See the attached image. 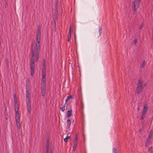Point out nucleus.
<instances>
[{
	"mask_svg": "<svg viewBox=\"0 0 153 153\" xmlns=\"http://www.w3.org/2000/svg\"><path fill=\"white\" fill-rule=\"evenodd\" d=\"M29 80L27 79L26 82V102L27 110L28 112L30 113V100L31 96L30 92H29L30 89L29 87Z\"/></svg>",
	"mask_w": 153,
	"mask_h": 153,
	"instance_id": "3",
	"label": "nucleus"
},
{
	"mask_svg": "<svg viewBox=\"0 0 153 153\" xmlns=\"http://www.w3.org/2000/svg\"><path fill=\"white\" fill-rule=\"evenodd\" d=\"M46 78H42V88H46Z\"/></svg>",
	"mask_w": 153,
	"mask_h": 153,
	"instance_id": "8",
	"label": "nucleus"
},
{
	"mask_svg": "<svg viewBox=\"0 0 153 153\" xmlns=\"http://www.w3.org/2000/svg\"><path fill=\"white\" fill-rule=\"evenodd\" d=\"M153 136V131L151 130L148 137L146 139V141L145 143V145L146 146H148L150 144V143L151 140Z\"/></svg>",
	"mask_w": 153,
	"mask_h": 153,
	"instance_id": "5",
	"label": "nucleus"
},
{
	"mask_svg": "<svg viewBox=\"0 0 153 153\" xmlns=\"http://www.w3.org/2000/svg\"><path fill=\"white\" fill-rule=\"evenodd\" d=\"M14 100L15 102V110L16 112V124L17 128L19 130L21 128L20 118L19 112V107L17 103L16 95V94H14Z\"/></svg>",
	"mask_w": 153,
	"mask_h": 153,
	"instance_id": "2",
	"label": "nucleus"
},
{
	"mask_svg": "<svg viewBox=\"0 0 153 153\" xmlns=\"http://www.w3.org/2000/svg\"><path fill=\"white\" fill-rule=\"evenodd\" d=\"M142 27H143L142 25V26H140L141 28H142Z\"/></svg>",
	"mask_w": 153,
	"mask_h": 153,
	"instance_id": "33",
	"label": "nucleus"
},
{
	"mask_svg": "<svg viewBox=\"0 0 153 153\" xmlns=\"http://www.w3.org/2000/svg\"><path fill=\"white\" fill-rule=\"evenodd\" d=\"M61 109L62 112H63L65 110V105H64L61 108Z\"/></svg>",
	"mask_w": 153,
	"mask_h": 153,
	"instance_id": "24",
	"label": "nucleus"
},
{
	"mask_svg": "<svg viewBox=\"0 0 153 153\" xmlns=\"http://www.w3.org/2000/svg\"><path fill=\"white\" fill-rule=\"evenodd\" d=\"M46 73V72L45 66V63L44 62L43 64V67L42 69V78H45Z\"/></svg>",
	"mask_w": 153,
	"mask_h": 153,
	"instance_id": "7",
	"label": "nucleus"
},
{
	"mask_svg": "<svg viewBox=\"0 0 153 153\" xmlns=\"http://www.w3.org/2000/svg\"><path fill=\"white\" fill-rule=\"evenodd\" d=\"M8 59H6V60H5V62H6V63L7 65V67H8V66H9V64H8Z\"/></svg>",
	"mask_w": 153,
	"mask_h": 153,
	"instance_id": "26",
	"label": "nucleus"
},
{
	"mask_svg": "<svg viewBox=\"0 0 153 153\" xmlns=\"http://www.w3.org/2000/svg\"><path fill=\"white\" fill-rule=\"evenodd\" d=\"M77 142L76 141H74V146L73 149L74 150H75L76 149L77 146Z\"/></svg>",
	"mask_w": 153,
	"mask_h": 153,
	"instance_id": "15",
	"label": "nucleus"
},
{
	"mask_svg": "<svg viewBox=\"0 0 153 153\" xmlns=\"http://www.w3.org/2000/svg\"><path fill=\"white\" fill-rule=\"evenodd\" d=\"M147 110L146 108V106H144V108L143 109V113H144L145 114H146V111H147Z\"/></svg>",
	"mask_w": 153,
	"mask_h": 153,
	"instance_id": "16",
	"label": "nucleus"
},
{
	"mask_svg": "<svg viewBox=\"0 0 153 153\" xmlns=\"http://www.w3.org/2000/svg\"><path fill=\"white\" fill-rule=\"evenodd\" d=\"M74 98V97L72 96L69 95V96H68L66 98V100H65V103H66L70 99H72V98Z\"/></svg>",
	"mask_w": 153,
	"mask_h": 153,
	"instance_id": "14",
	"label": "nucleus"
},
{
	"mask_svg": "<svg viewBox=\"0 0 153 153\" xmlns=\"http://www.w3.org/2000/svg\"><path fill=\"white\" fill-rule=\"evenodd\" d=\"M77 140V138H76V139H75V140H76V141H76Z\"/></svg>",
	"mask_w": 153,
	"mask_h": 153,
	"instance_id": "32",
	"label": "nucleus"
},
{
	"mask_svg": "<svg viewBox=\"0 0 153 153\" xmlns=\"http://www.w3.org/2000/svg\"><path fill=\"white\" fill-rule=\"evenodd\" d=\"M68 36H71V26L70 27Z\"/></svg>",
	"mask_w": 153,
	"mask_h": 153,
	"instance_id": "22",
	"label": "nucleus"
},
{
	"mask_svg": "<svg viewBox=\"0 0 153 153\" xmlns=\"http://www.w3.org/2000/svg\"><path fill=\"white\" fill-rule=\"evenodd\" d=\"M4 5L5 8H6L7 7V0H4Z\"/></svg>",
	"mask_w": 153,
	"mask_h": 153,
	"instance_id": "17",
	"label": "nucleus"
},
{
	"mask_svg": "<svg viewBox=\"0 0 153 153\" xmlns=\"http://www.w3.org/2000/svg\"><path fill=\"white\" fill-rule=\"evenodd\" d=\"M70 137V136H67L64 139V141L65 142H67L68 141V139H69Z\"/></svg>",
	"mask_w": 153,
	"mask_h": 153,
	"instance_id": "20",
	"label": "nucleus"
},
{
	"mask_svg": "<svg viewBox=\"0 0 153 153\" xmlns=\"http://www.w3.org/2000/svg\"><path fill=\"white\" fill-rule=\"evenodd\" d=\"M67 127L68 128H69L71 124V120L69 119H68L67 121Z\"/></svg>",
	"mask_w": 153,
	"mask_h": 153,
	"instance_id": "13",
	"label": "nucleus"
},
{
	"mask_svg": "<svg viewBox=\"0 0 153 153\" xmlns=\"http://www.w3.org/2000/svg\"><path fill=\"white\" fill-rule=\"evenodd\" d=\"M146 85H143L142 82L141 80H139L137 84V94L141 93L143 88Z\"/></svg>",
	"mask_w": 153,
	"mask_h": 153,
	"instance_id": "4",
	"label": "nucleus"
},
{
	"mask_svg": "<svg viewBox=\"0 0 153 153\" xmlns=\"http://www.w3.org/2000/svg\"><path fill=\"white\" fill-rule=\"evenodd\" d=\"M7 108L6 107L5 108V111L4 112V114L5 116V118L6 120H7L8 119V114L7 111Z\"/></svg>",
	"mask_w": 153,
	"mask_h": 153,
	"instance_id": "11",
	"label": "nucleus"
},
{
	"mask_svg": "<svg viewBox=\"0 0 153 153\" xmlns=\"http://www.w3.org/2000/svg\"><path fill=\"white\" fill-rule=\"evenodd\" d=\"M49 141H47L46 144V153H49Z\"/></svg>",
	"mask_w": 153,
	"mask_h": 153,
	"instance_id": "12",
	"label": "nucleus"
},
{
	"mask_svg": "<svg viewBox=\"0 0 153 153\" xmlns=\"http://www.w3.org/2000/svg\"><path fill=\"white\" fill-rule=\"evenodd\" d=\"M41 28L39 27L37 28L36 35V40L35 46H32L31 47V58L30 64V74L33 76L34 72V62H37L39 58L40 52V41L41 39Z\"/></svg>",
	"mask_w": 153,
	"mask_h": 153,
	"instance_id": "1",
	"label": "nucleus"
},
{
	"mask_svg": "<svg viewBox=\"0 0 153 153\" xmlns=\"http://www.w3.org/2000/svg\"><path fill=\"white\" fill-rule=\"evenodd\" d=\"M152 147H150L148 150L147 153H152Z\"/></svg>",
	"mask_w": 153,
	"mask_h": 153,
	"instance_id": "18",
	"label": "nucleus"
},
{
	"mask_svg": "<svg viewBox=\"0 0 153 153\" xmlns=\"http://www.w3.org/2000/svg\"><path fill=\"white\" fill-rule=\"evenodd\" d=\"M145 114L143 113H142V114L141 116V118L142 120H143V119L144 117L145 116Z\"/></svg>",
	"mask_w": 153,
	"mask_h": 153,
	"instance_id": "25",
	"label": "nucleus"
},
{
	"mask_svg": "<svg viewBox=\"0 0 153 153\" xmlns=\"http://www.w3.org/2000/svg\"><path fill=\"white\" fill-rule=\"evenodd\" d=\"M51 153H52L51 150Z\"/></svg>",
	"mask_w": 153,
	"mask_h": 153,
	"instance_id": "34",
	"label": "nucleus"
},
{
	"mask_svg": "<svg viewBox=\"0 0 153 153\" xmlns=\"http://www.w3.org/2000/svg\"><path fill=\"white\" fill-rule=\"evenodd\" d=\"M145 65V61H143V62H142V64L140 65V67L141 68H142L144 67Z\"/></svg>",
	"mask_w": 153,
	"mask_h": 153,
	"instance_id": "19",
	"label": "nucleus"
},
{
	"mask_svg": "<svg viewBox=\"0 0 153 153\" xmlns=\"http://www.w3.org/2000/svg\"><path fill=\"white\" fill-rule=\"evenodd\" d=\"M41 92L43 97H44L45 95L46 88H42Z\"/></svg>",
	"mask_w": 153,
	"mask_h": 153,
	"instance_id": "10",
	"label": "nucleus"
},
{
	"mask_svg": "<svg viewBox=\"0 0 153 153\" xmlns=\"http://www.w3.org/2000/svg\"><path fill=\"white\" fill-rule=\"evenodd\" d=\"M133 90H132V91H131V92H130L129 90L128 89V93L129 94H130V92H133Z\"/></svg>",
	"mask_w": 153,
	"mask_h": 153,
	"instance_id": "30",
	"label": "nucleus"
},
{
	"mask_svg": "<svg viewBox=\"0 0 153 153\" xmlns=\"http://www.w3.org/2000/svg\"><path fill=\"white\" fill-rule=\"evenodd\" d=\"M53 19L54 21V23L55 24H55V20L57 19V18L56 17V18L55 16V17H54L53 16Z\"/></svg>",
	"mask_w": 153,
	"mask_h": 153,
	"instance_id": "29",
	"label": "nucleus"
},
{
	"mask_svg": "<svg viewBox=\"0 0 153 153\" xmlns=\"http://www.w3.org/2000/svg\"><path fill=\"white\" fill-rule=\"evenodd\" d=\"M71 36H68V42H70V39H71Z\"/></svg>",
	"mask_w": 153,
	"mask_h": 153,
	"instance_id": "23",
	"label": "nucleus"
},
{
	"mask_svg": "<svg viewBox=\"0 0 153 153\" xmlns=\"http://www.w3.org/2000/svg\"><path fill=\"white\" fill-rule=\"evenodd\" d=\"M137 42V39H135L133 41L134 43V45H135Z\"/></svg>",
	"mask_w": 153,
	"mask_h": 153,
	"instance_id": "28",
	"label": "nucleus"
},
{
	"mask_svg": "<svg viewBox=\"0 0 153 153\" xmlns=\"http://www.w3.org/2000/svg\"><path fill=\"white\" fill-rule=\"evenodd\" d=\"M113 153H117V149L115 148H113L112 149Z\"/></svg>",
	"mask_w": 153,
	"mask_h": 153,
	"instance_id": "21",
	"label": "nucleus"
},
{
	"mask_svg": "<svg viewBox=\"0 0 153 153\" xmlns=\"http://www.w3.org/2000/svg\"><path fill=\"white\" fill-rule=\"evenodd\" d=\"M140 0H135L133 3V5L134 7L133 12L134 13L136 12V9L138 8L140 5Z\"/></svg>",
	"mask_w": 153,
	"mask_h": 153,
	"instance_id": "6",
	"label": "nucleus"
},
{
	"mask_svg": "<svg viewBox=\"0 0 153 153\" xmlns=\"http://www.w3.org/2000/svg\"><path fill=\"white\" fill-rule=\"evenodd\" d=\"M1 39L0 38V45H1Z\"/></svg>",
	"mask_w": 153,
	"mask_h": 153,
	"instance_id": "31",
	"label": "nucleus"
},
{
	"mask_svg": "<svg viewBox=\"0 0 153 153\" xmlns=\"http://www.w3.org/2000/svg\"><path fill=\"white\" fill-rule=\"evenodd\" d=\"M102 30V27H100V28L99 29V36H100L101 34V30Z\"/></svg>",
	"mask_w": 153,
	"mask_h": 153,
	"instance_id": "27",
	"label": "nucleus"
},
{
	"mask_svg": "<svg viewBox=\"0 0 153 153\" xmlns=\"http://www.w3.org/2000/svg\"><path fill=\"white\" fill-rule=\"evenodd\" d=\"M67 117H70L72 114V110H70L68 111L67 113Z\"/></svg>",
	"mask_w": 153,
	"mask_h": 153,
	"instance_id": "9",
	"label": "nucleus"
}]
</instances>
